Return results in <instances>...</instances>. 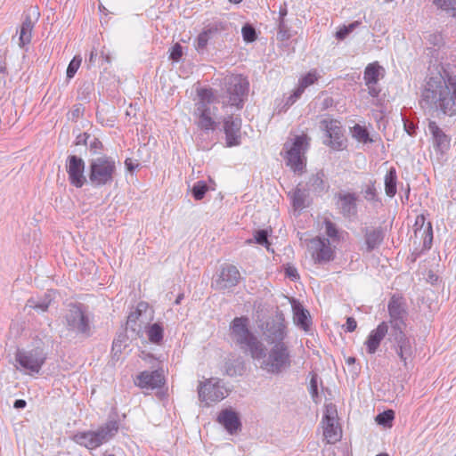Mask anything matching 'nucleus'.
I'll list each match as a JSON object with an SVG mask.
<instances>
[{"label":"nucleus","mask_w":456,"mask_h":456,"mask_svg":"<svg viewBox=\"0 0 456 456\" xmlns=\"http://www.w3.org/2000/svg\"><path fill=\"white\" fill-rule=\"evenodd\" d=\"M419 103L429 111L452 116L456 113V77L447 79L440 73L427 78Z\"/></svg>","instance_id":"nucleus-1"},{"label":"nucleus","mask_w":456,"mask_h":456,"mask_svg":"<svg viewBox=\"0 0 456 456\" xmlns=\"http://www.w3.org/2000/svg\"><path fill=\"white\" fill-rule=\"evenodd\" d=\"M231 339L244 353H248L254 360L265 356V346L249 330V319L246 316L235 317L229 326Z\"/></svg>","instance_id":"nucleus-2"},{"label":"nucleus","mask_w":456,"mask_h":456,"mask_svg":"<svg viewBox=\"0 0 456 456\" xmlns=\"http://www.w3.org/2000/svg\"><path fill=\"white\" fill-rule=\"evenodd\" d=\"M199 101L195 104L194 115L198 118L197 125L204 130H215L216 123L214 117L216 115V103L219 102L211 88L198 90Z\"/></svg>","instance_id":"nucleus-3"},{"label":"nucleus","mask_w":456,"mask_h":456,"mask_svg":"<svg viewBox=\"0 0 456 456\" xmlns=\"http://www.w3.org/2000/svg\"><path fill=\"white\" fill-rule=\"evenodd\" d=\"M117 175V164L110 156L92 159L89 163V180L94 187L110 184Z\"/></svg>","instance_id":"nucleus-4"},{"label":"nucleus","mask_w":456,"mask_h":456,"mask_svg":"<svg viewBox=\"0 0 456 456\" xmlns=\"http://www.w3.org/2000/svg\"><path fill=\"white\" fill-rule=\"evenodd\" d=\"M309 146L306 134L295 135L284 144L286 165L293 171L302 173L305 167V151Z\"/></svg>","instance_id":"nucleus-5"},{"label":"nucleus","mask_w":456,"mask_h":456,"mask_svg":"<svg viewBox=\"0 0 456 456\" xmlns=\"http://www.w3.org/2000/svg\"><path fill=\"white\" fill-rule=\"evenodd\" d=\"M118 430L117 421H109L95 431L76 434L73 441L89 450L96 449L115 436Z\"/></svg>","instance_id":"nucleus-6"},{"label":"nucleus","mask_w":456,"mask_h":456,"mask_svg":"<svg viewBox=\"0 0 456 456\" xmlns=\"http://www.w3.org/2000/svg\"><path fill=\"white\" fill-rule=\"evenodd\" d=\"M260 368L269 374H280L291 365L290 354L286 343L273 345L268 354L265 353Z\"/></svg>","instance_id":"nucleus-7"},{"label":"nucleus","mask_w":456,"mask_h":456,"mask_svg":"<svg viewBox=\"0 0 456 456\" xmlns=\"http://www.w3.org/2000/svg\"><path fill=\"white\" fill-rule=\"evenodd\" d=\"M45 360L46 354L41 347L29 350L18 349L15 353V361L20 366L17 369L23 370L26 374L39 373Z\"/></svg>","instance_id":"nucleus-8"},{"label":"nucleus","mask_w":456,"mask_h":456,"mask_svg":"<svg viewBox=\"0 0 456 456\" xmlns=\"http://www.w3.org/2000/svg\"><path fill=\"white\" fill-rule=\"evenodd\" d=\"M64 318L65 326L68 330L86 337L90 335L89 319L81 305L76 304L69 305Z\"/></svg>","instance_id":"nucleus-9"},{"label":"nucleus","mask_w":456,"mask_h":456,"mask_svg":"<svg viewBox=\"0 0 456 456\" xmlns=\"http://www.w3.org/2000/svg\"><path fill=\"white\" fill-rule=\"evenodd\" d=\"M225 89L228 101L224 102V105L228 104L241 109L248 90V80L242 76L228 77L225 78Z\"/></svg>","instance_id":"nucleus-10"},{"label":"nucleus","mask_w":456,"mask_h":456,"mask_svg":"<svg viewBox=\"0 0 456 456\" xmlns=\"http://www.w3.org/2000/svg\"><path fill=\"white\" fill-rule=\"evenodd\" d=\"M198 395L200 402L209 405L211 403L223 400L227 395V391L219 379L211 378L200 382Z\"/></svg>","instance_id":"nucleus-11"},{"label":"nucleus","mask_w":456,"mask_h":456,"mask_svg":"<svg viewBox=\"0 0 456 456\" xmlns=\"http://www.w3.org/2000/svg\"><path fill=\"white\" fill-rule=\"evenodd\" d=\"M66 171L69 183L73 186L81 188L86 183L85 161L81 158L76 155L69 156L66 162Z\"/></svg>","instance_id":"nucleus-12"},{"label":"nucleus","mask_w":456,"mask_h":456,"mask_svg":"<svg viewBox=\"0 0 456 456\" xmlns=\"http://www.w3.org/2000/svg\"><path fill=\"white\" fill-rule=\"evenodd\" d=\"M312 256L318 263L329 262L334 258V249L328 238L316 237L309 244Z\"/></svg>","instance_id":"nucleus-13"},{"label":"nucleus","mask_w":456,"mask_h":456,"mask_svg":"<svg viewBox=\"0 0 456 456\" xmlns=\"http://www.w3.org/2000/svg\"><path fill=\"white\" fill-rule=\"evenodd\" d=\"M265 339L269 344L284 343L286 338V325L282 318L272 319L267 321L263 330Z\"/></svg>","instance_id":"nucleus-14"},{"label":"nucleus","mask_w":456,"mask_h":456,"mask_svg":"<svg viewBox=\"0 0 456 456\" xmlns=\"http://www.w3.org/2000/svg\"><path fill=\"white\" fill-rule=\"evenodd\" d=\"M384 68L380 66L378 61L370 63L366 66L363 73V79L370 96H379L380 89L377 86V83L380 77H384Z\"/></svg>","instance_id":"nucleus-15"},{"label":"nucleus","mask_w":456,"mask_h":456,"mask_svg":"<svg viewBox=\"0 0 456 456\" xmlns=\"http://www.w3.org/2000/svg\"><path fill=\"white\" fill-rule=\"evenodd\" d=\"M240 279V273L236 266L227 265L224 266L212 286L216 289L224 290L235 287Z\"/></svg>","instance_id":"nucleus-16"},{"label":"nucleus","mask_w":456,"mask_h":456,"mask_svg":"<svg viewBox=\"0 0 456 456\" xmlns=\"http://www.w3.org/2000/svg\"><path fill=\"white\" fill-rule=\"evenodd\" d=\"M165 384V378L162 370L148 371L144 370L140 372L135 379L134 385L142 389H156L161 387Z\"/></svg>","instance_id":"nucleus-17"},{"label":"nucleus","mask_w":456,"mask_h":456,"mask_svg":"<svg viewBox=\"0 0 456 456\" xmlns=\"http://www.w3.org/2000/svg\"><path fill=\"white\" fill-rule=\"evenodd\" d=\"M428 130L431 134L432 145L436 152L445 153L451 147V138L435 121H429Z\"/></svg>","instance_id":"nucleus-18"},{"label":"nucleus","mask_w":456,"mask_h":456,"mask_svg":"<svg viewBox=\"0 0 456 456\" xmlns=\"http://www.w3.org/2000/svg\"><path fill=\"white\" fill-rule=\"evenodd\" d=\"M241 119L238 117L229 116L224 119V131L226 145L232 147L240 143Z\"/></svg>","instance_id":"nucleus-19"},{"label":"nucleus","mask_w":456,"mask_h":456,"mask_svg":"<svg viewBox=\"0 0 456 456\" xmlns=\"http://www.w3.org/2000/svg\"><path fill=\"white\" fill-rule=\"evenodd\" d=\"M323 436L328 444H335L342 437V431L335 416L326 413L322 419Z\"/></svg>","instance_id":"nucleus-20"},{"label":"nucleus","mask_w":456,"mask_h":456,"mask_svg":"<svg viewBox=\"0 0 456 456\" xmlns=\"http://www.w3.org/2000/svg\"><path fill=\"white\" fill-rule=\"evenodd\" d=\"M365 250L371 252L378 248L383 242L385 232L381 227H365L362 230Z\"/></svg>","instance_id":"nucleus-21"},{"label":"nucleus","mask_w":456,"mask_h":456,"mask_svg":"<svg viewBox=\"0 0 456 456\" xmlns=\"http://www.w3.org/2000/svg\"><path fill=\"white\" fill-rule=\"evenodd\" d=\"M217 421L224 426L226 431L231 435L236 434L241 428V422L238 414L231 409L221 411L217 416Z\"/></svg>","instance_id":"nucleus-22"},{"label":"nucleus","mask_w":456,"mask_h":456,"mask_svg":"<svg viewBox=\"0 0 456 456\" xmlns=\"http://www.w3.org/2000/svg\"><path fill=\"white\" fill-rule=\"evenodd\" d=\"M389 340L395 343L396 354L400 357L404 366L407 367L408 361L411 360L413 355V348L410 338L404 334Z\"/></svg>","instance_id":"nucleus-23"},{"label":"nucleus","mask_w":456,"mask_h":456,"mask_svg":"<svg viewBox=\"0 0 456 456\" xmlns=\"http://www.w3.org/2000/svg\"><path fill=\"white\" fill-rule=\"evenodd\" d=\"M387 333L388 324L386 322H382L375 330H371L365 341L367 352L370 354H374Z\"/></svg>","instance_id":"nucleus-24"},{"label":"nucleus","mask_w":456,"mask_h":456,"mask_svg":"<svg viewBox=\"0 0 456 456\" xmlns=\"http://www.w3.org/2000/svg\"><path fill=\"white\" fill-rule=\"evenodd\" d=\"M326 123V132L330 138V145L332 149L339 151L342 149L344 144L342 127L339 126V122L337 120H330Z\"/></svg>","instance_id":"nucleus-25"},{"label":"nucleus","mask_w":456,"mask_h":456,"mask_svg":"<svg viewBox=\"0 0 456 456\" xmlns=\"http://www.w3.org/2000/svg\"><path fill=\"white\" fill-rule=\"evenodd\" d=\"M338 199L341 213L344 216L351 217L357 214V197L354 193H338Z\"/></svg>","instance_id":"nucleus-26"},{"label":"nucleus","mask_w":456,"mask_h":456,"mask_svg":"<svg viewBox=\"0 0 456 456\" xmlns=\"http://www.w3.org/2000/svg\"><path fill=\"white\" fill-rule=\"evenodd\" d=\"M324 176L322 171L312 174L305 183L308 191L315 195H322L326 192L329 189V184L324 180Z\"/></svg>","instance_id":"nucleus-27"},{"label":"nucleus","mask_w":456,"mask_h":456,"mask_svg":"<svg viewBox=\"0 0 456 456\" xmlns=\"http://www.w3.org/2000/svg\"><path fill=\"white\" fill-rule=\"evenodd\" d=\"M389 318L406 319L407 310L403 297L394 295L387 305Z\"/></svg>","instance_id":"nucleus-28"},{"label":"nucleus","mask_w":456,"mask_h":456,"mask_svg":"<svg viewBox=\"0 0 456 456\" xmlns=\"http://www.w3.org/2000/svg\"><path fill=\"white\" fill-rule=\"evenodd\" d=\"M309 193L310 191H308L307 188L301 187L300 183L296 187L293 192H289L294 209L302 210L308 206Z\"/></svg>","instance_id":"nucleus-29"},{"label":"nucleus","mask_w":456,"mask_h":456,"mask_svg":"<svg viewBox=\"0 0 456 456\" xmlns=\"http://www.w3.org/2000/svg\"><path fill=\"white\" fill-rule=\"evenodd\" d=\"M52 297L49 293H45L43 297H32L28 299L25 308H31L37 312H46L51 305Z\"/></svg>","instance_id":"nucleus-30"},{"label":"nucleus","mask_w":456,"mask_h":456,"mask_svg":"<svg viewBox=\"0 0 456 456\" xmlns=\"http://www.w3.org/2000/svg\"><path fill=\"white\" fill-rule=\"evenodd\" d=\"M34 28V22L31 20L30 17L27 15L22 21L20 29V37H19V45L20 47H24L26 45H28L31 42L32 38V30Z\"/></svg>","instance_id":"nucleus-31"},{"label":"nucleus","mask_w":456,"mask_h":456,"mask_svg":"<svg viewBox=\"0 0 456 456\" xmlns=\"http://www.w3.org/2000/svg\"><path fill=\"white\" fill-rule=\"evenodd\" d=\"M293 312H294V322L301 327L303 330H307L310 325L309 322V312L303 308V306L298 304H293Z\"/></svg>","instance_id":"nucleus-32"},{"label":"nucleus","mask_w":456,"mask_h":456,"mask_svg":"<svg viewBox=\"0 0 456 456\" xmlns=\"http://www.w3.org/2000/svg\"><path fill=\"white\" fill-rule=\"evenodd\" d=\"M385 191L387 196L393 198L396 194L397 175L395 167H390L385 175Z\"/></svg>","instance_id":"nucleus-33"},{"label":"nucleus","mask_w":456,"mask_h":456,"mask_svg":"<svg viewBox=\"0 0 456 456\" xmlns=\"http://www.w3.org/2000/svg\"><path fill=\"white\" fill-rule=\"evenodd\" d=\"M389 323L391 325V330L388 331L389 339L397 338L404 335V330L406 327L405 319L389 318Z\"/></svg>","instance_id":"nucleus-34"},{"label":"nucleus","mask_w":456,"mask_h":456,"mask_svg":"<svg viewBox=\"0 0 456 456\" xmlns=\"http://www.w3.org/2000/svg\"><path fill=\"white\" fill-rule=\"evenodd\" d=\"M141 317L140 314L131 312L127 317L126 329L139 335L142 332V324L143 323V322L140 320Z\"/></svg>","instance_id":"nucleus-35"},{"label":"nucleus","mask_w":456,"mask_h":456,"mask_svg":"<svg viewBox=\"0 0 456 456\" xmlns=\"http://www.w3.org/2000/svg\"><path fill=\"white\" fill-rule=\"evenodd\" d=\"M318 79V74L316 70H311L309 71L305 76H304L299 80V85L297 86V95H302L305 89L308 87L309 86L314 84L315 81Z\"/></svg>","instance_id":"nucleus-36"},{"label":"nucleus","mask_w":456,"mask_h":456,"mask_svg":"<svg viewBox=\"0 0 456 456\" xmlns=\"http://www.w3.org/2000/svg\"><path fill=\"white\" fill-rule=\"evenodd\" d=\"M148 338L151 343L159 344L163 339V328L159 323H153L147 330Z\"/></svg>","instance_id":"nucleus-37"},{"label":"nucleus","mask_w":456,"mask_h":456,"mask_svg":"<svg viewBox=\"0 0 456 456\" xmlns=\"http://www.w3.org/2000/svg\"><path fill=\"white\" fill-rule=\"evenodd\" d=\"M215 32L213 28H208L199 34L195 40V48L200 53L202 52L208 45V40L211 38V35Z\"/></svg>","instance_id":"nucleus-38"},{"label":"nucleus","mask_w":456,"mask_h":456,"mask_svg":"<svg viewBox=\"0 0 456 456\" xmlns=\"http://www.w3.org/2000/svg\"><path fill=\"white\" fill-rule=\"evenodd\" d=\"M352 134L353 136L360 142L367 143L372 142L367 129L358 124L353 127Z\"/></svg>","instance_id":"nucleus-39"},{"label":"nucleus","mask_w":456,"mask_h":456,"mask_svg":"<svg viewBox=\"0 0 456 456\" xmlns=\"http://www.w3.org/2000/svg\"><path fill=\"white\" fill-rule=\"evenodd\" d=\"M361 25V21H354L349 25H344L336 32V38L338 40H344L350 33H352L356 28Z\"/></svg>","instance_id":"nucleus-40"},{"label":"nucleus","mask_w":456,"mask_h":456,"mask_svg":"<svg viewBox=\"0 0 456 456\" xmlns=\"http://www.w3.org/2000/svg\"><path fill=\"white\" fill-rule=\"evenodd\" d=\"M208 186L204 181L197 182L192 187V195L196 200H200L204 198Z\"/></svg>","instance_id":"nucleus-41"},{"label":"nucleus","mask_w":456,"mask_h":456,"mask_svg":"<svg viewBox=\"0 0 456 456\" xmlns=\"http://www.w3.org/2000/svg\"><path fill=\"white\" fill-rule=\"evenodd\" d=\"M434 4L444 11L456 13V0H434Z\"/></svg>","instance_id":"nucleus-42"},{"label":"nucleus","mask_w":456,"mask_h":456,"mask_svg":"<svg viewBox=\"0 0 456 456\" xmlns=\"http://www.w3.org/2000/svg\"><path fill=\"white\" fill-rule=\"evenodd\" d=\"M395 418L394 411L392 410L385 411L376 417V421L379 425L391 426L392 420Z\"/></svg>","instance_id":"nucleus-43"},{"label":"nucleus","mask_w":456,"mask_h":456,"mask_svg":"<svg viewBox=\"0 0 456 456\" xmlns=\"http://www.w3.org/2000/svg\"><path fill=\"white\" fill-rule=\"evenodd\" d=\"M243 39L246 42L251 43L256 39V32L253 26L246 24L241 29Z\"/></svg>","instance_id":"nucleus-44"},{"label":"nucleus","mask_w":456,"mask_h":456,"mask_svg":"<svg viewBox=\"0 0 456 456\" xmlns=\"http://www.w3.org/2000/svg\"><path fill=\"white\" fill-rule=\"evenodd\" d=\"M82 62V58L78 55L74 56V58L69 62L68 68H67V77L72 78L76 72L77 71L78 68L80 67V64Z\"/></svg>","instance_id":"nucleus-45"},{"label":"nucleus","mask_w":456,"mask_h":456,"mask_svg":"<svg viewBox=\"0 0 456 456\" xmlns=\"http://www.w3.org/2000/svg\"><path fill=\"white\" fill-rule=\"evenodd\" d=\"M325 232L327 236L333 240H338V231L336 227V224L332 223L330 220L326 219L324 221Z\"/></svg>","instance_id":"nucleus-46"},{"label":"nucleus","mask_w":456,"mask_h":456,"mask_svg":"<svg viewBox=\"0 0 456 456\" xmlns=\"http://www.w3.org/2000/svg\"><path fill=\"white\" fill-rule=\"evenodd\" d=\"M423 232L425 234V238H424V241H423V246L426 248H431V244H432V240H433V231H432V225H431L430 223H428V226L424 230Z\"/></svg>","instance_id":"nucleus-47"},{"label":"nucleus","mask_w":456,"mask_h":456,"mask_svg":"<svg viewBox=\"0 0 456 456\" xmlns=\"http://www.w3.org/2000/svg\"><path fill=\"white\" fill-rule=\"evenodd\" d=\"M183 47L179 43L173 45L170 51V59L174 61H178L183 56Z\"/></svg>","instance_id":"nucleus-48"},{"label":"nucleus","mask_w":456,"mask_h":456,"mask_svg":"<svg viewBox=\"0 0 456 456\" xmlns=\"http://www.w3.org/2000/svg\"><path fill=\"white\" fill-rule=\"evenodd\" d=\"M255 240L260 245L268 246V232L265 230H259L255 234Z\"/></svg>","instance_id":"nucleus-49"},{"label":"nucleus","mask_w":456,"mask_h":456,"mask_svg":"<svg viewBox=\"0 0 456 456\" xmlns=\"http://www.w3.org/2000/svg\"><path fill=\"white\" fill-rule=\"evenodd\" d=\"M364 198L369 201H373L376 199V189L374 184L369 185L364 191Z\"/></svg>","instance_id":"nucleus-50"},{"label":"nucleus","mask_w":456,"mask_h":456,"mask_svg":"<svg viewBox=\"0 0 456 456\" xmlns=\"http://www.w3.org/2000/svg\"><path fill=\"white\" fill-rule=\"evenodd\" d=\"M427 40L430 45H439L442 43L443 38L441 34L433 33L428 36Z\"/></svg>","instance_id":"nucleus-51"},{"label":"nucleus","mask_w":456,"mask_h":456,"mask_svg":"<svg viewBox=\"0 0 456 456\" xmlns=\"http://www.w3.org/2000/svg\"><path fill=\"white\" fill-rule=\"evenodd\" d=\"M286 276L292 281H296L299 278L297 270L294 266H288L285 270Z\"/></svg>","instance_id":"nucleus-52"},{"label":"nucleus","mask_w":456,"mask_h":456,"mask_svg":"<svg viewBox=\"0 0 456 456\" xmlns=\"http://www.w3.org/2000/svg\"><path fill=\"white\" fill-rule=\"evenodd\" d=\"M357 327L356 321L353 317H348L346 319V330L348 332H353Z\"/></svg>","instance_id":"nucleus-53"},{"label":"nucleus","mask_w":456,"mask_h":456,"mask_svg":"<svg viewBox=\"0 0 456 456\" xmlns=\"http://www.w3.org/2000/svg\"><path fill=\"white\" fill-rule=\"evenodd\" d=\"M424 223H425V217L423 215H419L417 216L416 218V221H415V224L414 226L416 227L415 229V233H417L418 230H421L422 226L424 225Z\"/></svg>","instance_id":"nucleus-54"},{"label":"nucleus","mask_w":456,"mask_h":456,"mask_svg":"<svg viewBox=\"0 0 456 456\" xmlns=\"http://www.w3.org/2000/svg\"><path fill=\"white\" fill-rule=\"evenodd\" d=\"M148 307H149V305H148V304H147V303H145V302H140V303L137 305V306H136L135 310L134 311V313H138V314H140V316H142V313H143V312H146V311H147V309H148Z\"/></svg>","instance_id":"nucleus-55"},{"label":"nucleus","mask_w":456,"mask_h":456,"mask_svg":"<svg viewBox=\"0 0 456 456\" xmlns=\"http://www.w3.org/2000/svg\"><path fill=\"white\" fill-rule=\"evenodd\" d=\"M310 392L313 396L317 395V379L316 377H313L310 381Z\"/></svg>","instance_id":"nucleus-56"},{"label":"nucleus","mask_w":456,"mask_h":456,"mask_svg":"<svg viewBox=\"0 0 456 456\" xmlns=\"http://www.w3.org/2000/svg\"><path fill=\"white\" fill-rule=\"evenodd\" d=\"M101 146H102V142L98 139L94 138V140L90 142V151L93 153H96L97 149H99Z\"/></svg>","instance_id":"nucleus-57"},{"label":"nucleus","mask_w":456,"mask_h":456,"mask_svg":"<svg viewBox=\"0 0 456 456\" xmlns=\"http://www.w3.org/2000/svg\"><path fill=\"white\" fill-rule=\"evenodd\" d=\"M297 88L294 91L293 94H291L288 99H287V102L285 103L286 106H290L292 105L301 95H297Z\"/></svg>","instance_id":"nucleus-58"},{"label":"nucleus","mask_w":456,"mask_h":456,"mask_svg":"<svg viewBox=\"0 0 456 456\" xmlns=\"http://www.w3.org/2000/svg\"><path fill=\"white\" fill-rule=\"evenodd\" d=\"M278 27H279V34H282L281 37L282 38L285 37V28H286V26H285V21H284V19L281 20V19H279V24H278ZM286 37H289V36H286Z\"/></svg>","instance_id":"nucleus-59"},{"label":"nucleus","mask_w":456,"mask_h":456,"mask_svg":"<svg viewBox=\"0 0 456 456\" xmlns=\"http://www.w3.org/2000/svg\"><path fill=\"white\" fill-rule=\"evenodd\" d=\"M404 129L408 134L412 135L415 133V126L413 124H408L404 121Z\"/></svg>","instance_id":"nucleus-60"},{"label":"nucleus","mask_w":456,"mask_h":456,"mask_svg":"<svg viewBox=\"0 0 456 456\" xmlns=\"http://www.w3.org/2000/svg\"><path fill=\"white\" fill-rule=\"evenodd\" d=\"M121 349H122V344H121V341L119 340H114L113 341V344H112V351L115 352V354L117 353H120L121 352Z\"/></svg>","instance_id":"nucleus-61"},{"label":"nucleus","mask_w":456,"mask_h":456,"mask_svg":"<svg viewBox=\"0 0 456 456\" xmlns=\"http://www.w3.org/2000/svg\"><path fill=\"white\" fill-rule=\"evenodd\" d=\"M27 405V403L25 400H22V399H17L15 402H14V408L16 409H23L25 408Z\"/></svg>","instance_id":"nucleus-62"},{"label":"nucleus","mask_w":456,"mask_h":456,"mask_svg":"<svg viewBox=\"0 0 456 456\" xmlns=\"http://www.w3.org/2000/svg\"><path fill=\"white\" fill-rule=\"evenodd\" d=\"M287 13H288V11H287L286 6H281L280 10H279L280 19L283 20L285 18V16L287 15Z\"/></svg>","instance_id":"nucleus-63"},{"label":"nucleus","mask_w":456,"mask_h":456,"mask_svg":"<svg viewBox=\"0 0 456 456\" xmlns=\"http://www.w3.org/2000/svg\"><path fill=\"white\" fill-rule=\"evenodd\" d=\"M96 56H97V53L95 51H94V50L91 51L90 56H89V60H88V62H89L90 65L94 64Z\"/></svg>","instance_id":"nucleus-64"}]
</instances>
